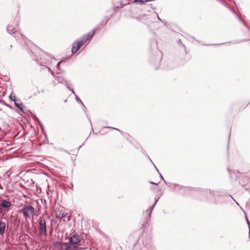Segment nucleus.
<instances>
[{
  "instance_id": "6ab92c4d",
  "label": "nucleus",
  "mask_w": 250,
  "mask_h": 250,
  "mask_svg": "<svg viewBox=\"0 0 250 250\" xmlns=\"http://www.w3.org/2000/svg\"><path fill=\"white\" fill-rule=\"evenodd\" d=\"M19 18H17V21H16V24L17 25H18V24H19Z\"/></svg>"
},
{
  "instance_id": "f8f14e48",
  "label": "nucleus",
  "mask_w": 250,
  "mask_h": 250,
  "mask_svg": "<svg viewBox=\"0 0 250 250\" xmlns=\"http://www.w3.org/2000/svg\"><path fill=\"white\" fill-rule=\"evenodd\" d=\"M55 244H59L61 246H67L66 247V250H67L69 248V246H68L69 245L68 243H66V242L60 243V242H56L55 243Z\"/></svg>"
},
{
  "instance_id": "0eeeda50",
  "label": "nucleus",
  "mask_w": 250,
  "mask_h": 250,
  "mask_svg": "<svg viewBox=\"0 0 250 250\" xmlns=\"http://www.w3.org/2000/svg\"><path fill=\"white\" fill-rule=\"evenodd\" d=\"M0 205L3 208H8L11 206V203L5 200H2Z\"/></svg>"
},
{
  "instance_id": "f03ea898",
  "label": "nucleus",
  "mask_w": 250,
  "mask_h": 250,
  "mask_svg": "<svg viewBox=\"0 0 250 250\" xmlns=\"http://www.w3.org/2000/svg\"><path fill=\"white\" fill-rule=\"evenodd\" d=\"M40 234L46 237L47 235V229L46 220L43 215L41 216L39 219Z\"/></svg>"
},
{
  "instance_id": "412c9836",
  "label": "nucleus",
  "mask_w": 250,
  "mask_h": 250,
  "mask_svg": "<svg viewBox=\"0 0 250 250\" xmlns=\"http://www.w3.org/2000/svg\"><path fill=\"white\" fill-rule=\"evenodd\" d=\"M158 201V199H157V198H155V203H155V204H156Z\"/></svg>"
},
{
  "instance_id": "5701e85b",
  "label": "nucleus",
  "mask_w": 250,
  "mask_h": 250,
  "mask_svg": "<svg viewBox=\"0 0 250 250\" xmlns=\"http://www.w3.org/2000/svg\"><path fill=\"white\" fill-rule=\"evenodd\" d=\"M249 236L250 237V226H249Z\"/></svg>"
},
{
  "instance_id": "9d476101",
  "label": "nucleus",
  "mask_w": 250,
  "mask_h": 250,
  "mask_svg": "<svg viewBox=\"0 0 250 250\" xmlns=\"http://www.w3.org/2000/svg\"><path fill=\"white\" fill-rule=\"evenodd\" d=\"M155 205V203H154L151 207H150L149 210L147 209L146 210V212H148L146 219H147V220L150 219L152 211Z\"/></svg>"
},
{
  "instance_id": "4be33fe9",
  "label": "nucleus",
  "mask_w": 250,
  "mask_h": 250,
  "mask_svg": "<svg viewBox=\"0 0 250 250\" xmlns=\"http://www.w3.org/2000/svg\"><path fill=\"white\" fill-rule=\"evenodd\" d=\"M150 184H153V185H157L156 184H155V183H153V182H150Z\"/></svg>"
},
{
  "instance_id": "4468645a",
  "label": "nucleus",
  "mask_w": 250,
  "mask_h": 250,
  "mask_svg": "<svg viewBox=\"0 0 250 250\" xmlns=\"http://www.w3.org/2000/svg\"><path fill=\"white\" fill-rule=\"evenodd\" d=\"M70 90H71V91H72V93H73L74 94H75V96H76V101H77V102H80L81 103H82V104H83L82 102V101L79 99V98L78 97V96L77 95H76V94H75V91H74V89H70Z\"/></svg>"
},
{
  "instance_id": "393cba45",
  "label": "nucleus",
  "mask_w": 250,
  "mask_h": 250,
  "mask_svg": "<svg viewBox=\"0 0 250 250\" xmlns=\"http://www.w3.org/2000/svg\"><path fill=\"white\" fill-rule=\"evenodd\" d=\"M149 158V160H150V161H151V160L150 159V158L149 157H148Z\"/></svg>"
},
{
  "instance_id": "a211bd4d",
  "label": "nucleus",
  "mask_w": 250,
  "mask_h": 250,
  "mask_svg": "<svg viewBox=\"0 0 250 250\" xmlns=\"http://www.w3.org/2000/svg\"><path fill=\"white\" fill-rule=\"evenodd\" d=\"M246 220H247V224H248V225L249 227V226H250V222L249 221V220H248V219H247V217H246Z\"/></svg>"
},
{
  "instance_id": "2eb2a0df",
  "label": "nucleus",
  "mask_w": 250,
  "mask_h": 250,
  "mask_svg": "<svg viewBox=\"0 0 250 250\" xmlns=\"http://www.w3.org/2000/svg\"><path fill=\"white\" fill-rule=\"evenodd\" d=\"M134 2H137V3L140 2L141 3H144L146 2V0H135Z\"/></svg>"
},
{
  "instance_id": "b1692460",
  "label": "nucleus",
  "mask_w": 250,
  "mask_h": 250,
  "mask_svg": "<svg viewBox=\"0 0 250 250\" xmlns=\"http://www.w3.org/2000/svg\"><path fill=\"white\" fill-rule=\"evenodd\" d=\"M158 20H160V21H161V19H160L158 16Z\"/></svg>"
},
{
  "instance_id": "9b49d317",
  "label": "nucleus",
  "mask_w": 250,
  "mask_h": 250,
  "mask_svg": "<svg viewBox=\"0 0 250 250\" xmlns=\"http://www.w3.org/2000/svg\"><path fill=\"white\" fill-rule=\"evenodd\" d=\"M243 179L244 180V182H243L242 184L240 182V184H242L243 187H244V184H246V185H247L248 184V182L250 181V179L247 176H245L244 178H243Z\"/></svg>"
},
{
  "instance_id": "f3484780",
  "label": "nucleus",
  "mask_w": 250,
  "mask_h": 250,
  "mask_svg": "<svg viewBox=\"0 0 250 250\" xmlns=\"http://www.w3.org/2000/svg\"><path fill=\"white\" fill-rule=\"evenodd\" d=\"M61 62H62V61H59V62H58V63H57V67H59V68L60 67V64H61Z\"/></svg>"
},
{
  "instance_id": "6e6552de",
  "label": "nucleus",
  "mask_w": 250,
  "mask_h": 250,
  "mask_svg": "<svg viewBox=\"0 0 250 250\" xmlns=\"http://www.w3.org/2000/svg\"><path fill=\"white\" fill-rule=\"evenodd\" d=\"M56 79L60 83H65L67 85V88L70 90V88L68 85V84L67 83V82L63 78H62L61 76H60V73H58V75L56 76Z\"/></svg>"
},
{
  "instance_id": "f257e3e1",
  "label": "nucleus",
  "mask_w": 250,
  "mask_h": 250,
  "mask_svg": "<svg viewBox=\"0 0 250 250\" xmlns=\"http://www.w3.org/2000/svg\"><path fill=\"white\" fill-rule=\"evenodd\" d=\"M94 33L95 30H94L92 33H88L86 35L83 36V40L78 42H74L71 50L72 53L74 54L76 53L79 50V49H80V47L86 41H90L92 38Z\"/></svg>"
},
{
  "instance_id": "1a4fd4ad",
  "label": "nucleus",
  "mask_w": 250,
  "mask_h": 250,
  "mask_svg": "<svg viewBox=\"0 0 250 250\" xmlns=\"http://www.w3.org/2000/svg\"><path fill=\"white\" fill-rule=\"evenodd\" d=\"M5 223L2 221L0 222V234L3 235L5 230Z\"/></svg>"
},
{
  "instance_id": "dca6fc26",
  "label": "nucleus",
  "mask_w": 250,
  "mask_h": 250,
  "mask_svg": "<svg viewBox=\"0 0 250 250\" xmlns=\"http://www.w3.org/2000/svg\"><path fill=\"white\" fill-rule=\"evenodd\" d=\"M107 128H112V129H114L115 130H117L120 132H121L119 129H117V128H114V127H110V126H107L106 127Z\"/></svg>"
},
{
  "instance_id": "aec40b11",
  "label": "nucleus",
  "mask_w": 250,
  "mask_h": 250,
  "mask_svg": "<svg viewBox=\"0 0 250 250\" xmlns=\"http://www.w3.org/2000/svg\"><path fill=\"white\" fill-rule=\"evenodd\" d=\"M74 248L75 249H79V247L76 246H74Z\"/></svg>"
},
{
  "instance_id": "ddd939ff",
  "label": "nucleus",
  "mask_w": 250,
  "mask_h": 250,
  "mask_svg": "<svg viewBox=\"0 0 250 250\" xmlns=\"http://www.w3.org/2000/svg\"><path fill=\"white\" fill-rule=\"evenodd\" d=\"M9 98L11 100L13 101L14 102V103L15 102V101H17L18 100V99H16V96L13 93H12L10 95V96H9Z\"/></svg>"
},
{
  "instance_id": "20e7f679",
  "label": "nucleus",
  "mask_w": 250,
  "mask_h": 250,
  "mask_svg": "<svg viewBox=\"0 0 250 250\" xmlns=\"http://www.w3.org/2000/svg\"><path fill=\"white\" fill-rule=\"evenodd\" d=\"M7 30L9 34L12 35L15 38H19L20 37H21L22 40L24 41L25 37L19 33L18 32L17 29L16 27H13L12 25H10L7 26Z\"/></svg>"
},
{
  "instance_id": "7ed1b4c3",
  "label": "nucleus",
  "mask_w": 250,
  "mask_h": 250,
  "mask_svg": "<svg viewBox=\"0 0 250 250\" xmlns=\"http://www.w3.org/2000/svg\"><path fill=\"white\" fill-rule=\"evenodd\" d=\"M21 211L26 218H30L31 215L33 217L35 215V209L30 205L24 206Z\"/></svg>"
},
{
  "instance_id": "423d86ee",
  "label": "nucleus",
  "mask_w": 250,
  "mask_h": 250,
  "mask_svg": "<svg viewBox=\"0 0 250 250\" xmlns=\"http://www.w3.org/2000/svg\"><path fill=\"white\" fill-rule=\"evenodd\" d=\"M14 105L16 107L18 108V109L22 113H25V110L24 108V106L22 104V103L20 101V100L15 101V102L14 103Z\"/></svg>"
},
{
  "instance_id": "39448f33",
  "label": "nucleus",
  "mask_w": 250,
  "mask_h": 250,
  "mask_svg": "<svg viewBox=\"0 0 250 250\" xmlns=\"http://www.w3.org/2000/svg\"><path fill=\"white\" fill-rule=\"evenodd\" d=\"M69 241L72 245H77L80 243L81 239L79 235L74 234L70 238Z\"/></svg>"
}]
</instances>
